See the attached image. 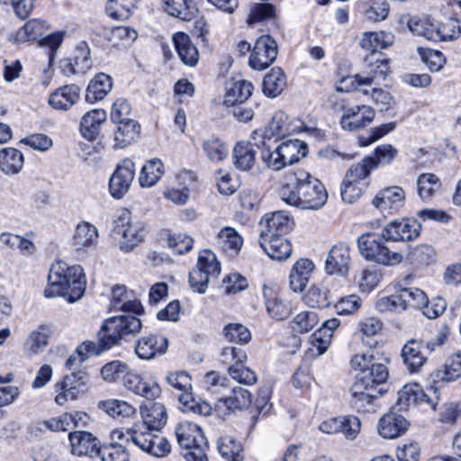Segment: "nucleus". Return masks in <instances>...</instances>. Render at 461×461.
<instances>
[{"instance_id": "1", "label": "nucleus", "mask_w": 461, "mask_h": 461, "mask_svg": "<svg viewBox=\"0 0 461 461\" xmlns=\"http://www.w3.org/2000/svg\"><path fill=\"white\" fill-rule=\"evenodd\" d=\"M389 357L377 349H370L352 357V367L363 374L350 387L352 406L358 411H366L382 394L378 386L386 382L389 376Z\"/></svg>"}, {"instance_id": "2", "label": "nucleus", "mask_w": 461, "mask_h": 461, "mask_svg": "<svg viewBox=\"0 0 461 461\" xmlns=\"http://www.w3.org/2000/svg\"><path fill=\"white\" fill-rule=\"evenodd\" d=\"M279 196L285 203L305 210L321 208L328 198L323 184L303 169H296L290 181L279 189Z\"/></svg>"}, {"instance_id": "3", "label": "nucleus", "mask_w": 461, "mask_h": 461, "mask_svg": "<svg viewBox=\"0 0 461 461\" xmlns=\"http://www.w3.org/2000/svg\"><path fill=\"white\" fill-rule=\"evenodd\" d=\"M86 285V276L80 266H68L65 261L57 260L50 269L44 295L47 298L62 296L68 303H75L83 297Z\"/></svg>"}, {"instance_id": "4", "label": "nucleus", "mask_w": 461, "mask_h": 461, "mask_svg": "<svg viewBox=\"0 0 461 461\" xmlns=\"http://www.w3.org/2000/svg\"><path fill=\"white\" fill-rule=\"evenodd\" d=\"M384 230L365 232L357 240L359 254L368 262L392 267L402 262V254L392 251L385 246Z\"/></svg>"}, {"instance_id": "5", "label": "nucleus", "mask_w": 461, "mask_h": 461, "mask_svg": "<svg viewBox=\"0 0 461 461\" xmlns=\"http://www.w3.org/2000/svg\"><path fill=\"white\" fill-rule=\"evenodd\" d=\"M113 435L118 438L125 437L127 441H131L140 450L154 456H164L170 452L171 447L167 438L140 422L135 423L126 434L113 431Z\"/></svg>"}, {"instance_id": "6", "label": "nucleus", "mask_w": 461, "mask_h": 461, "mask_svg": "<svg viewBox=\"0 0 461 461\" xmlns=\"http://www.w3.org/2000/svg\"><path fill=\"white\" fill-rule=\"evenodd\" d=\"M113 233L119 239L121 250L130 252L143 241L148 230L145 222L133 217L130 211L122 210L113 221Z\"/></svg>"}, {"instance_id": "7", "label": "nucleus", "mask_w": 461, "mask_h": 461, "mask_svg": "<svg viewBox=\"0 0 461 461\" xmlns=\"http://www.w3.org/2000/svg\"><path fill=\"white\" fill-rule=\"evenodd\" d=\"M220 272L221 267L215 254L204 249L199 254L196 268L189 273V285L194 292L203 294L210 277L217 276Z\"/></svg>"}, {"instance_id": "8", "label": "nucleus", "mask_w": 461, "mask_h": 461, "mask_svg": "<svg viewBox=\"0 0 461 461\" xmlns=\"http://www.w3.org/2000/svg\"><path fill=\"white\" fill-rule=\"evenodd\" d=\"M132 312H124V314L113 316L106 319L102 325L103 330L109 337V345H117L122 337L135 334L141 330V321Z\"/></svg>"}, {"instance_id": "9", "label": "nucleus", "mask_w": 461, "mask_h": 461, "mask_svg": "<svg viewBox=\"0 0 461 461\" xmlns=\"http://www.w3.org/2000/svg\"><path fill=\"white\" fill-rule=\"evenodd\" d=\"M444 343V339L439 337L437 341L423 342L421 340L411 339L402 349V357L407 369L411 373H416L420 370L426 363L429 354H430L436 346Z\"/></svg>"}, {"instance_id": "10", "label": "nucleus", "mask_w": 461, "mask_h": 461, "mask_svg": "<svg viewBox=\"0 0 461 461\" xmlns=\"http://www.w3.org/2000/svg\"><path fill=\"white\" fill-rule=\"evenodd\" d=\"M89 375L85 370H78L64 376L63 380L56 383L54 389L57 393L55 402L63 405L68 401H74L86 391Z\"/></svg>"}, {"instance_id": "11", "label": "nucleus", "mask_w": 461, "mask_h": 461, "mask_svg": "<svg viewBox=\"0 0 461 461\" xmlns=\"http://www.w3.org/2000/svg\"><path fill=\"white\" fill-rule=\"evenodd\" d=\"M267 135L260 131H254L251 134L250 141H239L233 148L232 159L234 167L241 171H249L256 163L255 147L261 148V139H266Z\"/></svg>"}, {"instance_id": "12", "label": "nucleus", "mask_w": 461, "mask_h": 461, "mask_svg": "<svg viewBox=\"0 0 461 461\" xmlns=\"http://www.w3.org/2000/svg\"><path fill=\"white\" fill-rule=\"evenodd\" d=\"M277 57V44L269 35L259 36L249 58V66L256 70H264L269 67Z\"/></svg>"}, {"instance_id": "13", "label": "nucleus", "mask_w": 461, "mask_h": 461, "mask_svg": "<svg viewBox=\"0 0 461 461\" xmlns=\"http://www.w3.org/2000/svg\"><path fill=\"white\" fill-rule=\"evenodd\" d=\"M375 115V110L368 105L362 104L344 107L339 122L340 126L347 131H358L371 124Z\"/></svg>"}, {"instance_id": "14", "label": "nucleus", "mask_w": 461, "mask_h": 461, "mask_svg": "<svg viewBox=\"0 0 461 461\" xmlns=\"http://www.w3.org/2000/svg\"><path fill=\"white\" fill-rule=\"evenodd\" d=\"M134 176V163L129 158L122 160L109 180L111 195L115 199L122 198L129 191Z\"/></svg>"}, {"instance_id": "15", "label": "nucleus", "mask_w": 461, "mask_h": 461, "mask_svg": "<svg viewBox=\"0 0 461 461\" xmlns=\"http://www.w3.org/2000/svg\"><path fill=\"white\" fill-rule=\"evenodd\" d=\"M122 382L128 391L148 400H154L161 393L160 387L156 382L149 380L131 369L128 370Z\"/></svg>"}, {"instance_id": "16", "label": "nucleus", "mask_w": 461, "mask_h": 461, "mask_svg": "<svg viewBox=\"0 0 461 461\" xmlns=\"http://www.w3.org/2000/svg\"><path fill=\"white\" fill-rule=\"evenodd\" d=\"M420 225L411 219L390 221L383 229L385 240L393 242L410 241L420 235Z\"/></svg>"}, {"instance_id": "17", "label": "nucleus", "mask_w": 461, "mask_h": 461, "mask_svg": "<svg viewBox=\"0 0 461 461\" xmlns=\"http://www.w3.org/2000/svg\"><path fill=\"white\" fill-rule=\"evenodd\" d=\"M405 202V192L400 186H388L373 199L372 203L383 213L392 214L399 211Z\"/></svg>"}, {"instance_id": "18", "label": "nucleus", "mask_w": 461, "mask_h": 461, "mask_svg": "<svg viewBox=\"0 0 461 461\" xmlns=\"http://www.w3.org/2000/svg\"><path fill=\"white\" fill-rule=\"evenodd\" d=\"M351 262L350 249L346 243L335 244L328 254L325 270L329 275L346 276Z\"/></svg>"}, {"instance_id": "19", "label": "nucleus", "mask_w": 461, "mask_h": 461, "mask_svg": "<svg viewBox=\"0 0 461 461\" xmlns=\"http://www.w3.org/2000/svg\"><path fill=\"white\" fill-rule=\"evenodd\" d=\"M71 453L77 456H97L101 448L99 439L90 432L77 430L68 434Z\"/></svg>"}, {"instance_id": "20", "label": "nucleus", "mask_w": 461, "mask_h": 461, "mask_svg": "<svg viewBox=\"0 0 461 461\" xmlns=\"http://www.w3.org/2000/svg\"><path fill=\"white\" fill-rule=\"evenodd\" d=\"M259 224L262 227L260 235L267 233L269 236H284L293 229L294 221L287 212L276 211L267 213Z\"/></svg>"}, {"instance_id": "21", "label": "nucleus", "mask_w": 461, "mask_h": 461, "mask_svg": "<svg viewBox=\"0 0 461 461\" xmlns=\"http://www.w3.org/2000/svg\"><path fill=\"white\" fill-rule=\"evenodd\" d=\"M421 402H426L433 409H435L437 404L428 393L423 392L420 384L415 383L408 384L398 392V399L394 408L398 411H406L411 406H415Z\"/></svg>"}, {"instance_id": "22", "label": "nucleus", "mask_w": 461, "mask_h": 461, "mask_svg": "<svg viewBox=\"0 0 461 461\" xmlns=\"http://www.w3.org/2000/svg\"><path fill=\"white\" fill-rule=\"evenodd\" d=\"M168 347L167 339L150 334L141 337L135 345V353L140 359L149 360L166 353Z\"/></svg>"}, {"instance_id": "23", "label": "nucleus", "mask_w": 461, "mask_h": 461, "mask_svg": "<svg viewBox=\"0 0 461 461\" xmlns=\"http://www.w3.org/2000/svg\"><path fill=\"white\" fill-rule=\"evenodd\" d=\"M258 244L269 258L281 261L288 258L292 253V246L284 236L259 235Z\"/></svg>"}, {"instance_id": "24", "label": "nucleus", "mask_w": 461, "mask_h": 461, "mask_svg": "<svg viewBox=\"0 0 461 461\" xmlns=\"http://www.w3.org/2000/svg\"><path fill=\"white\" fill-rule=\"evenodd\" d=\"M80 87L75 84L66 85L52 92L49 97V104L56 109L66 111L77 103Z\"/></svg>"}, {"instance_id": "25", "label": "nucleus", "mask_w": 461, "mask_h": 461, "mask_svg": "<svg viewBox=\"0 0 461 461\" xmlns=\"http://www.w3.org/2000/svg\"><path fill=\"white\" fill-rule=\"evenodd\" d=\"M409 422L401 414L389 411L384 414L378 423V432L384 438H395L407 430Z\"/></svg>"}, {"instance_id": "26", "label": "nucleus", "mask_w": 461, "mask_h": 461, "mask_svg": "<svg viewBox=\"0 0 461 461\" xmlns=\"http://www.w3.org/2000/svg\"><path fill=\"white\" fill-rule=\"evenodd\" d=\"M111 307L113 311L141 314L143 307L139 300L131 299V294L124 285H115L112 290Z\"/></svg>"}, {"instance_id": "27", "label": "nucleus", "mask_w": 461, "mask_h": 461, "mask_svg": "<svg viewBox=\"0 0 461 461\" xmlns=\"http://www.w3.org/2000/svg\"><path fill=\"white\" fill-rule=\"evenodd\" d=\"M258 131L265 132L267 135L266 140L270 141L272 138L282 139L295 132L297 126L289 121L288 116L284 112L278 111L275 113L267 127Z\"/></svg>"}, {"instance_id": "28", "label": "nucleus", "mask_w": 461, "mask_h": 461, "mask_svg": "<svg viewBox=\"0 0 461 461\" xmlns=\"http://www.w3.org/2000/svg\"><path fill=\"white\" fill-rule=\"evenodd\" d=\"M140 413L142 418L140 423L150 428L151 430H156V432H159L167 423V410L160 402H152L149 405L141 406Z\"/></svg>"}, {"instance_id": "29", "label": "nucleus", "mask_w": 461, "mask_h": 461, "mask_svg": "<svg viewBox=\"0 0 461 461\" xmlns=\"http://www.w3.org/2000/svg\"><path fill=\"white\" fill-rule=\"evenodd\" d=\"M313 268V263L307 258H301L294 265L289 276V285L294 293L304 290Z\"/></svg>"}, {"instance_id": "30", "label": "nucleus", "mask_w": 461, "mask_h": 461, "mask_svg": "<svg viewBox=\"0 0 461 461\" xmlns=\"http://www.w3.org/2000/svg\"><path fill=\"white\" fill-rule=\"evenodd\" d=\"M173 42L183 63L190 67L195 66L199 59V52L189 36L185 32H176L173 35Z\"/></svg>"}, {"instance_id": "31", "label": "nucleus", "mask_w": 461, "mask_h": 461, "mask_svg": "<svg viewBox=\"0 0 461 461\" xmlns=\"http://www.w3.org/2000/svg\"><path fill=\"white\" fill-rule=\"evenodd\" d=\"M98 239V230L87 221L79 222L72 237V246L76 250H83L94 246Z\"/></svg>"}, {"instance_id": "32", "label": "nucleus", "mask_w": 461, "mask_h": 461, "mask_svg": "<svg viewBox=\"0 0 461 461\" xmlns=\"http://www.w3.org/2000/svg\"><path fill=\"white\" fill-rule=\"evenodd\" d=\"M106 117V112L103 109H93L87 112L80 122L82 136L88 140H95L99 133V128Z\"/></svg>"}, {"instance_id": "33", "label": "nucleus", "mask_w": 461, "mask_h": 461, "mask_svg": "<svg viewBox=\"0 0 461 461\" xmlns=\"http://www.w3.org/2000/svg\"><path fill=\"white\" fill-rule=\"evenodd\" d=\"M390 73L388 59H377L368 66L366 75L357 74L355 80L358 85H379L385 80Z\"/></svg>"}, {"instance_id": "34", "label": "nucleus", "mask_w": 461, "mask_h": 461, "mask_svg": "<svg viewBox=\"0 0 461 461\" xmlns=\"http://www.w3.org/2000/svg\"><path fill=\"white\" fill-rule=\"evenodd\" d=\"M89 56L90 50L86 44L84 47H78L74 63L68 59L61 61L60 68L62 74L67 77L77 73L85 74L92 66Z\"/></svg>"}, {"instance_id": "35", "label": "nucleus", "mask_w": 461, "mask_h": 461, "mask_svg": "<svg viewBox=\"0 0 461 461\" xmlns=\"http://www.w3.org/2000/svg\"><path fill=\"white\" fill-rule=\"evenodd\" d=\"M263 296L266 309L272 319L282 321L290 315V307L266 285L263 286Z\"/></svg>"}, {"instance_id": "36", "label": "nucleus", "mask_w": 461, "mask_h": 461, "mask_svg": "<svg viewBox=\"0 0 461 461\" xmlns=\"http://www.w3.org/2000/svg\"><path fill=\"white\" fill-rule=\"evenodd\" d=\"M165 11L184 21H191L197 13L195 0H163Z\"/></svg>"}, {"instance_id": "37", "label": "nucleus", "mask_w": 461, "mask_h": 461, "mask_svg": "<svg viewBox=\"0 0 461 461\" xmlns=\"http://www.w3.org/2000/svg\"><path fill=\"white\" fill-rule=\"evenodd\" d=\"M113 87V81L110 76L104 73L97 74L89 83L86 93V100L90 104L102 100L111 91Z\"/></svg>"}, {"instance_id": "38", "label": "nucleus", "mask_w": 461, "mask_h": 461, "mask_svg": "<svg viewBox=\"0 0 461 461\" xmlns=\"http://www.w3.org/2000/svg\"><path fill=\"white\" fill-rule=\"evenodd\" d=\"M285 167L298 162L308 153L307 144L300 140H289L277 146Z\"/></svg>"}, {"instance_id": "39", "label": "nucleus", "mask_w": 461, "mask_h": 461, "mask_svg": "<svg viewBox=\"0 0 461 461\" xmlns=\"http://www.w3.org/2000/svg\"><path fill=\"white\" fill-rule=\"evenodd\" d=\"M24 157L15 148H4L0 150V169L9 175L18 174L23 167Z\"/></svg>"}, {"instance_id": "40", "label": "nucleus", "mask_w": 461, "mask_h": 461, "mask_svg": "<svg viewBox=\"0 0 461 461\" xmlns=\"http://www.w3.org/2000/svg\"><path fill=\"white\" fill-rule=\"evenodd\" d=\"M253 86L247 80L230 83L226 89L224 104L227 106L243 104L252 95Z\"/></svg>"}, {"instance_id": "41", "label": "nucleus", "mask_w": 461, "mask_h": 461, "mask_svg": "<svg viewBox=\"0 0 461 461\" xmlns=\"http://www.w3.org/2000/svg\"><path fill=\"white\" fill-rule=\"evenodd\" d=\"M216 239L217 245L230 257L238 254L243 243L241 236L230 227L221 229Z\"/></svg>"}, {"instance_id": "42", "label": "nucleus", "mask_w": 461, "mask_h": 461, "mask_svg": "<svg viewBox=\"0 0 461 461\" xmlns=\"http://www.w3.org/2000/svg\"><path fill=\"white\" fill-rule=\"evenodd\" d=\"M339 321L337 318H332L325 321L321 327L317 330L312 336V343L319 351V354H323L330 344L333 331L339 326Z\"/></svg>"}, {"instance_id": "43", "label": "nucleus", "mask_w": 461, "mask_h": 461, "mask_svg": "<svg viewBox=\"0 0 461 461\" xmlns=\"http://www.w3.org/2000/svg\"><path fill=\"white\" fill-rule=\"evenodd\" d=\"M303 302L312 308H326L331 303V296L324 283L312 285L303 295Z\"/></svg>"}, {"instance_id": "44", "label": "nucleus", "mask_w": 461, "mask_h": 461, "mask_svg": "<svg viewBox=\"0 0 461 461\" xmlns=\"http://www.w3.org/2000/svg\"><path fill=\"white\" fill-rule=\"evenodd\" d=\"M286 86V77L280 68H273L264 77L263 93L268 97H276Z\"/></svg>"}, {"instance_id": "45", "label": "nucleus", "mask_w": 461, "mask_h": 461, "mask_svg": "<svg viewBox=\"0 0 461 461\" xmlns=\"http://www.w3.org/2000/svg\"><path fill=\"white\" fill-rule=\"evenodd\" d=\"M117 124L114 131V141L117 147L125 148L139 137L140 126L135 120Z\"/></svg>"}, {"instance_id": "46", "label": "nucleus", "mask_w": 461, "mask_h": 461, "mask_svg": "<svg viewBox=\"0 0 461 461\" xmlns=\"http://www.w3.org/2000/svg\"><path fill=\"white\" fill-rule=\"evenodd\" d=\"M221 456L228 461H242L243 448L240 442L231 436H222L217 441Z\"/></svg>"}, {"instance_id": "47", "label": "nucleus", "mask_w": 461, "mask_h": 461, "mask_svg": "<svg viewBox=\"0 0 461 461\" xmlns=\"http://www.w3.org/2000/svg\"><path fill=\"white\" fill-rule=\"evenodd\" d=\"M163 174L162 161L158 158H153L142 167L139 176L140 185L142 187H151L160 179Z\"/></svg>"}, {"instance_id": "48", "label": "nucleus", "mask_w": 461, "mask_h": 461, "mask_svg": "<svg viewBox=\"0 0 461 461\" xmlns=\"http://www.w3.org/2000/svg\"><path fill=\"white\" fill-rule=\"evenodd\" d=\"M393 36L384 32H366L364 33L360 45L363 49L375 52L387 48L393 43Z\"/></svg>"}, {"instance_id": "49", "label": "nucleus", "mask_w": 461, "mask_h": 461, "mask_svg": "<svg viewBox=\"0 0 461 461\" xmlns=\"http://www.w3.org/2000/svg\"><path fill=\"white\" fill-rule=\"evenodd\" d=\"M181 410L185 412H192L202 416H209L212 413V407L201 398L194 397L192 393H181L178 396Z\"/></svg>"}, {"instance_id": "50", "label": "nucleus", "mask_w": 461, "mask_h": 461, "mask_svg": "<svg viewBox=\"0 0 461 461\" xmlns=\"http://www.w3.org/2000/svg\"><path fill=\"white\" fill-rule=\"evenodd\" d=\"M176 437L179 446H188L192 440H196L203 443V433L201 428L190 421H181L177 424L175 429Z\"/></svg>"}, {"instance_id": "51", "label": "nucleus", "mask_w": 461, "mask_h": 461, "mask_svg": "<svg viewBox=\"0 0 461 461\" xmlns=\"http://www.w3.org/2000/svg\"><path fill=\"white\" fill-rule=\"evenodd\" d=\"M108 339L109 337L107 336V333H105L101 327V330L98 332L97 342L84 341L77 348V353L83 356L86 359L90 356L100 355L102 352L111 349L114 346H107V343H110Z\"/></svg>"}, {"instance_id": "52", "label": "nucleus", "mask_w": 461, "mask_h": 461, "mask_svg": "<svg viewBox=\"0 0 461 461\" xmlns=\"http://www.w3.org/2000/svg\"><path fill=\"white\" fill-rule=\"evenodd\" d=\"M49 327L40 325L32 330L25 342V350L29 355H36L41 351L48 344Z\"/></svg>"}, {"instance_id": "53", "label": "nucleus", "mask_w": 461, "mask_h": 461, "mask_svg": "<svg viewBox=\"0 0 461 461\" xmlns=\"http://www.w3.org/2000/svg\"><path fill=\"white\" fill-rule=\"evenodd\" d=\"M137 0H108L105 12L108 16L117 21L127 20Z\"/></svg>"}, {"instance_id": "54", "label": "nucleus", "mask_w": 461, "mask_h": 461, "mask_svg": "<svg viewBox=\"0 0 461 461\" xmlns=\"http://www.w3.org/2000/svg\"><path fill=\"white\" fill-rule=\"evenodd\" d=\"M461 376V352L452 355L447 360L444 368L438 370L435 377L438 381L452 382Z\"/></svg>"}, {"instance_id": "55", "label": "nucleus", "mask_w": 461, "mask_h": 461, "mask_svg": "<svg viewBox=\"0 0 461 461\" xmlns=\"http://www.w3.org/2000/svg\"><path fill=\"white\" fill-rule=\"evenodd\" d=\"M47 29L44 21L39 19L30 20L17 31L16 40L21 42L34 41L38 37L42 36Z\"/></svg>"}, {"instance_id": "56", "label": "nucleus", "mask_w": 461, "mask_h": 461, "mask_svg": "<svg viewBox=\"0 0 461 461\" xmlns=\"http://www.w3.org/2000/svg\"><path fill=\"white\" fill-rule=\"evenodd\" d=\"M102 408L113 418H130L136 412V409L127 402L110 399L101 402Z\"/></svg>"}, {"instance_id": "57", "label": "nucleus", "mask_w": 461, "mask_h": 461, "mask_svg": "<svg viewBox=\"0 0 461 461\" xmlns=\"http://www.w3.org/2000/svg\"><path fill=\"white\" fill-rule=\"evenodd\" d=\"M417 185L418 194L423 201H427L439 189L440 182L434 174L425 173L418 177Z\"/></svg>"}, {"instance_id": "58", "label": "nucleus", "mask_w": 461, "mask_h": 461, "mask_svg": "<svg viewBox=\"0 0 461 461\" xmlns=\"http://www.w3.org/2000/svg\"><path fill=\"white\" fill-rule=\"evenodd\" d=\"M375 168V164L370 158H365L360 162L352 165L347 171L344 178L347 181L366 183V178Z\"/></svg>"}, {"instance_id": "59", "label": "nucleus", "mask_w": 461, "mask_h": 461, "mask_svg": "<svg viewBox=\"0 0 461 461\" xmlns=\"http://www.w3.org/2000/svg\"><path fill=\"white\" fill-rule=\"evenodd\" d=\"M261 159L263 163L273 170H281L285 167V162L281 158V153L276 147L274 150L271 149L269 141L266 139H261Z\"/></svg>"}, {"instance_id": "60", "label": "nucleus", "mask_w": 461, "mask_h": 461, "mask_svg": "<svg viewBox=\"0 0 461 461\" xmlns=\"http://www.w3.org/2000/svg\"><path fill=\"white\" fill-rule=\"evenodd\" d=\"M203 149L212 161H222L228 156L227 145L216 137L205 140L203 143Z\"/></svg>"}, {"instance_id": "61", "label": "nucleus", "mask_w": 461, "mask_h": 461, "mask_svg": "<svg viewBox=\"0 0 461 461\" xmlns=\"http://www.w3.org/2000/svg\"><path fill=\"white\" fill-rule=\"evenodd\" d=\"M319 322V316L314 311H303L294 316L292 329L298 333H306Z\"/></svg>"}, {"instance_id": "62", "label": "nucleus", "mask_w": 461, "mask_h": 461, "mask_svg": "<svg viewBox=\"0 0 461 461\" xmlns=\"http://www.w3.org/2000/svg\"><path fill=\"white\" fill-rule=\"evenodd\" d=\"M97 456L102 461H130V455L126 447L120 443L102 446Z\"/></svg>"}, {"instance_id": "63", "label": "nucleus", "mask_w": 461, "mask_h": 461, "mask_svg": "<svg viewBox=\"0 0 461 461\" xmlns=\"http://www.w3.org/2000/svg\"><path fill=\"white\" fill-rule=\"evenodd\" d=\"M251 393L244 388L235 387L232 389V394L224 399V404L228 409H245L251 404Z\"/></svg>"}, {"instance_id": "64", "label": "nucleus", "mask_w": 461, "mask_h": 461, "mask_svg": "<svg viewBox=\"0 0 461 461\" xmlns=\"http://www.w3.org/2000/svg\"><path fill=\"white\" fill-rule=\"evenodd\" d=\"M223 335L229 342L245 344L251 339L250 331L240 323H229L223 329Z\"/></svg>"}]
</instances>
